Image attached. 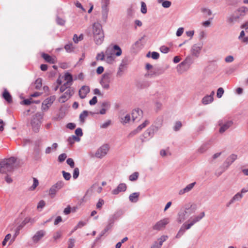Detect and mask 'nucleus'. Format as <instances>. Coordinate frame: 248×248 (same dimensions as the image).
Here are the masks:
<instances>
[{"label":"nucleus","instance_id":"nucleus-1","mask_svg":"<svg viewBox=\"0 0 248 248\" xmlns=\"http://www.w3.org/2000/svg\"><path fill=\"white\" fill-rule=\"evenodd\" d=\"M204 216L205 213L204 212H202L199 215L191 217L190 219L187 221V224L185 223L183 225L176 235V237L179 238L181 237L184 233L185 230L190 229L194 224L201 220Z\"/></svg>","mask_w":248,"mask_h":248},{"label":"nucleus","instance_id":"nucleus-2","mask_svg":"<svg viewBox=\"0 0 248 248\" xmlns=\"http://www.w3.org/2000/svg\"><path fill=\"white\" fill-rule=\"evenodd\" d=\"M16 161V158L14 157H11L1 161L0 162V173L5 174L8 172L12 171Z\"/></svg>","mask_w":248,"mask_h":248},{"label":"nucleus","instance_id":"nucleus-3","mask_svg":"<svg viewBox=\"0 0 248 248\" xmlns=\"http://www.w3.org/2000/svg\"><path fill=\"white\" fill-rule=\"evenodd\" d=\"M106 56L108 60H112L113 55L119 56L122 54V50L117 45H114L113 48H108L105 52Z\"/></svg>","mask_w":248,"mask_h":248},{"label":"nucleus","instance_id":"nucleus-4","mask_svg":"<svg viewBox=\"0 0 248 248\" xmlns=\"http://www.w3.org/2000/svg\"><path fill=\"white\" fill-rule=\"evenodd\" d=\"M63 182L62 181H58L53 185L49 189V195L51 197H54L56 193L63 186Z\"/></svg>","mask_w":248,"mask_h":248},{"label":"nucleus","instance_id":"nucleus-5","mask_svg":"<svg viewBox=\"0 0 248 248\" xmlns=\"http://www.w3.org/2000/svg\"><path fill=\"white\" fill-rule=\"evenodd\" d=\"M108 150V146L107 144L103 145L98 149L95 155L98 158H102L107 154Z\"/></svg>","mask_w":248,"mask_h":248},{"label":"nucleus","instance_id":"nucleus-6","mask_svg":"<svg viewBox=\"0 0 248 248\" xmlns=\"http://www.w3.org/2000/svg\"><path fill=\"white\" fill-rule=\"evenodd\" d=\"M110 81V74L109 73H105L102 76L100 83L104 88L108 89L109 87Z\"/></svg>","mask_w":248,"mask_h":248},{"label":"nucleus","instance_id":"nucleus-7","mask_svg":"<svg viewBox=\"0 0 248 248\" xmlns=\"http://www.w3.org/2000/svg\"><path fill=\"white\" fill-rule=\"evenodd\" d=\"M196 206L195 205H190L188 207H186L185 210V213L183 215L182 217H181V215H179V217L178 218L179 221L182 222L185 220L184 216L185 214H191L195 212L196 210Z\"/></svg>","mask_w":248,"mask_h":248},{"label":"nucleus","instance_id":"nucleus-8","mask_svg":"<svg viewBox=\"0 0 248 248\" xmlns=\"http://www.w3.org/2000/svg\"><path fill=\"white\" fill-rule=\"evenodd\" d=\"M55 100V96H51L46 99L42 103V108L44 110H46L51 106Z\"/></svg>","mask_w":248,"mask_h":248},{"label":"nucleus","instance_id":"nucleus-9","mask_svg":"<svg viewBox=\"0 0 248 248\" xmlns=\"http://www.w3.org/2000/svg\"><path fill=\"white\" fill-rule=\"evenodd\" d=\"M169 223L168 218L163 219L158 221L153 227V228L155 230L159 231L165 227V226Z\"/></svg>","mask_w":248,"mask_h":248},{"label":"nucleus","instance_id":"nucleus-10","mask_svg":"<svg viewBox=\"0 0 248 248\" xmlns=\"http://www.w3.org/2000/svg\"><path fill=\"white\" fill-rule=\"evenodd\" d=\"M73 94V91L70 89L66 91V92L59 98V102L64 103L69 99Z\"/></svg>","mask_w":248,"mask_h":248},{"label":"nucleus","instance_id":"nucleus-11","mask_svg":"<svg viewBox=\"0 0 248 248\" xmlns=\"http://www.w3.org/2000/svg\"><path fill=\"white\" fill-rule=\"evenodd\" d=\"M46 234V232L44 230H40L36 232L32 237L33 242L38 243Z\"/></svg>","mask_w":248,"mask_h":248},{"label":"nucleus","instance_id":"nucleus-12","mask_svg":"<svg viewBox=\"0 0 248 248\" xmlns=\"http://www.w3.org/2000/svg\"><path fill=\"white\" fill-rule=\"evenodd\" d=\"M90 89L88 86H83L79 89L78 93L81 99L85 98L87 94L90 92Z\"/></svg>","mask_w":248,"mask_h":248},{"label":"nucleus","instance_id":"nucleus-13","mask_svg":"<svg viewBox=\"0 0 248 248\" xmlns=\"http://www.w3.org/2000/svg\"><path fill=\"white\" fill-rule=\"evenodd\" d=\"M93 35H98L100 33H104L101 25L97 22L94 23L93 25Z\"/></svg>","mask_w":248,"mask_h":248},{"label":"nucleus","instance_id":"nucleus-14","mask_svg":"<svg viewBox=\"0 0 248 248\" xmlns=\"http://www.w3.org/2000/svg\"><path fill=\"white\" fill-rule=\"evenodd\" d=\"M149 124V122L148 120L145 121L141 124L136 129L131 132L129 134V137H132L137 133L140 132L143 128L145 127Z\"/></svg>","mask_w":248,"mask_h":248},{"label":"nucleus","instance_id":"nucleus-15","mask_svg":"<svg viewBox=\"0 0 248 248\" xmlns=\"http://www.w3.org/2000/svg\"><path fill=\"white\" fill-rule=\"evenodd\" d=\"M142 111L139 108L134 109L132 112V118L133 121L140 120L142 116Z\"/></svg>","mask_w":248,"mask_h":248},{"label":"nucleus","instance_id":"nucleus-16","mask_svg":"<svg viewBox=\"0 0 248 248\" xmlns=\"http://www.w3.org/2000/svg\"><path fill=\"white\" fill-rule=\"evenodd\" d=\"M31 124L32 126V129L34 131L37 132L39 131V127L40 126V122L36 118V116L34 117L33 119L31 120Z\"/></svg>","mask_w":248,"mask_h":248},{"label":"nucleus","instance_id":"nucleus-17","mask_svg":"<svg viewBox=\"0 0 248 248\" xmlns=\"http://www.w3.org/2000/svg\"><path fill=\"white\" fill-rule=\"evenodd\" d=\"M127 186L126 184L121 183L118 185L116 189L112 190V193L114 195L118 194L119 192H124L126 190Z\"/></svg>","mask_w":248,"mask_h":248},{"label":"nucleus","instance_id":"nucleus-18","mask_svg":"<svg viewBox=\"0 0 248 248\" xmlns=\"http://www.w3.org/2000/svg\"><path fill=\"white\" fill-rule=\"evenodd\" d=\"M240 16L237 13H234L227 19V21L230 25L233 24L235 22L238 21Z\"/></svg>","mask_w":248,"mask_h":248},{"label":"nucleus","instance_id":"nucleus-19","mask_svg":"<svg viewBox=\"0 0 248 248\" xmlns=\"http://www.w3.org/2000/svg\"><path fill=\"white\" fill-rule=\"evenodd\" d=\"M109 0H102V7L103 10L104 12V16H105V18H107L108 16V9L107 7L108 5L109 4Z\"/></svg>","mask_w":248,"mask_h":248},{"label":"nucleus","instance_id":"nucleus-20","mask_svg":"<svg viewBox=\"0 0 248 248\" xmlns=\"http://www.w3.org/2000/svg\"><path fill=\"white\" fill-rule=\"evenodd\" d=\"M42 57L47 62H49L52 64L55 63L56 62L55 58L47 54H42Z\"/></svg>","mask_w":248,"mask_h":248},{"label":"nucleus","instance_id":"nucleus-21","mask_svg":"<svg viewBox=\"0 0 248 248\" xmlns=\"http://www.w3.org/2000/svg\"><path fill=\"white\" fill-rule=\"evenodd\" d=\"M232 121H228L222 125H221V124H219V125H220L219 132L221 133H223L228 128H229L232 125Z\"/></svg>","mask_w":248,"mask_h":248},{"label":"nucleus","instance_id":"nucleus-22","mask_svg":"<svg viewBox=\"0 0 248 248\" xmlns=\"http://www.w3.org/2000/svg\"><path fill=\"white\" fill-rule=\"evenodd\" d=\"M93 37L96 44L97 45H100L104 40V33H100L98 35H93Z\"/></svg>","mask_w":248,"mask_h":248},{"label":"nucleus","instance_id":"nucleus-23","mask_svg":"<svg viewBox=\"0 0 248 248\" xmlns=\"http://www.w3.org/2000/svg\"><path fill=\"white\" fill-rule=\"evenodd\" d=\"M2 97L8 103L12 102V96L7 90L4 91L2 93Z\"/></svg>","mask_w":248,"mask_h":248},{"label":"nucleus","instance_id":"nucleus-24","mask_svg":"<svg viewBox=\"0 0 248 248\" xmlns=\"http://www.w3.org/2000/svg\"><path fill=\"white\" fill-rule=\"evenodd\" d=\"M248 11V8L247 7H242L239 8L236 11H235V13H237V14H238L240 18L241 17L245 16Z\"/></svg>","mask_w":248,"mask_h":248},{"label":"nucleus","instance_id":"nucleus-25","mask_svg":"<svg viewBox=\"0 0 248 248\" xmlns=\"http://www.w3.org/2000/svg\"><path fill=\"white\" fill-rule=\"evenodd\" d=\"M195 184H196V183L194 182V183H191V184L188 185L185 188L180 190L179 194L182 195L186 192H188V191H189L193 188V187L194 186V185H195Z\"/></svg>","mask_w":248,"mask_h":248},{"label":"nucleus","instance_id":"nucleus-26","mask_svg":"<svg viewBox=\"0 0 248 248\" xmlns=\"http://www.w3.org/2000/svg\"><path fill=\"white\" fill-rule=\"evenodd\" d=\"M64 80L66 81V84H68L70 86L72 85L73 82V77L71 74L69 73H66L64 76Z\"/></svg>","mask_w":248,"mask_h":248},{"label":"nucleus","instance_id":"nucleus-27","mask_svg":"<svg viewBox=\"0 0 248 248\" xmlns=\"http://www.w3.org/2000/svg\"><path fill=\"white\" fill-rule=\"evenodd\" d=\"M139 192L133 193L131 194L129 197V200L132 202H136L139 200Z\"/></svg>","mask_w":248,"mask_h":248},{"label":"nucleus","instance_id":"nucleus-28","mask_svg":"<svg viewBox=\"0 0 248 248\" xmlns=\"http://www.w3.org/2000/svg\"><path fill=\"white\" fill-rule=\"evenodd\" d=\"M201 46H198L197 45H194L192 48V54L196 56H198L201 52Z\"/></svg>","mask_w":248,"mask_h":248},{"label":"nucleus","instance_id":"nucleus-29","mask_svg":"<svg viewBox=\"0 0 248 248\" xmlns=\"http://www.w3.org/2000/svg\"><path fill=\"white\" fill-rule=\"evenodd\" d=\"M213 97L211 96H204L202 100V102L203 104L206 105L210 103H211L213 101Z\"/></svg>","mask_w":248,"mask_h":248},{"label":"nucleus","instance_id":"nucleus-30","mask_svg":"<svg viewBox=\"0 0 248 248\" xmlns=\"http://www.w3.org/2000/svg\"><path fill=\"white\" fill-rule=\"evenodd\" d=\"M88 112L86 110L83 111L79 116V119L82 123L85 122V120L88 116Z\"/></svg>","mask_w":248,"mask_h":248},{"label":"nucleus","instance_id":"nucleus-31","mask_svg":"<svg viewBox=\"0 0 248 248\" xmlns=\"http://www.w3.org/2000/svg\"><path fill=\"white\" fill-rule=\"evenodd\" d=\"M237 158V155L235 154H232L227 158V161L230 164H232Z\"/></svg>","mask_w":248,"mask_h":248},{"label":"nucleus","instance_id":"nucleus-32","mask_svg":"<svg viewBox=\"0 0 248 248\" xmlns=\"http://www.w3.org/2000/svg\"><path fill=\"white\" fill-rule=\"evenodd\" d=\"M83 39V35L80 34L78 37L77 34H74L73 40L75 43H78L79 41H81Z\"/></svg>","mask_w":248,"mask_h":248},{"label":"nucleus","instance_id":"nucleus-33","mask_svg":"<svg viewBox=\"0 0 248 248\" xmlns=\"http://www.w3.org/2000/svg\"><path fill=\"white\" fill-rule=\"evenodd\" d=\"M139 175V173L135 172L129 176V179L131 181H135L138 178Z\"/></svg>","mask_w":248,"mask_h":248},{"label":"nucleus","instance_id":"nucleus-34","mask_svg":"<svg viewBox=\"0 0 248 248\" xmlns=\"http://www.w3.org/2000/svg\"><path fill=\"white\" fill-rule=\"evenodd\" d=\"M12 235L11 234L9 233V234H7L5 237V238L4 239L3 241H2V246H4L6 245V243L8 241H11V240L12 239Z\"/></svg>","mask_w":248,"mask_h":248},{"label":"nucleus","instance_id":"nucleus-35","mask_svg":"<svg viewBox=\"0 0 248 248\" xmlns=\"http://www.w3.org/2000/svg\"><path fill=\"white\" fill-rule=\"evenodd\" d=\"M168 238V236L166 235H162L158 239V245H160L161 247L162 245V244L164 242H165Z\"/></svg>","mask_w":248,"mask_h":248},{"label":"nucleus","instance_id":"nucleus-36","mask_svg":"<svg viewBox=\"0 0 248 248\" xmlns=\"http://www.w3.org/2000/svg\"><path fill=\"white\" fill-rule=\"evenodd\" d=\"M243 197V195L240 193H237L236 194H235L232 199L231 201V203L233 202L234 201H238L240 200Z\"/></svg>","mask_w":248,"mask_h":248},{"label":"nucleus","instance_id":"nucleus-37","mask_svg":"<svg viewBox=\"0 0 248 248\" xmlns=\"http://www.w3.org/2000/svg\"><path fill=\"white\" fill-rule=\"evenodd\" d=\"M33 183L32 186L30 188V189L31 190H33L35 189V188L38 186V181L36 178H33Z\"/></svg>","mask_w":248,"mask_h":248},{"label":"nucleus","instance_id":"nucleus-38","mask_svg":"<svg viewBox=\"0 0 248 248\" xmlns=\"http://www.w3.org/2000/svg\"><path fill=\"white\" fill-rule=\"evenodd\" d=\"M65 50L68 52L72 51L74 48L72 44H68L65 46L64 47Z\"/></svg>","mask_w":248,"mask_h":248},{"label":"nucleus","instance_id":"nucleus-39","mask_svg":"<svg viewBox=\"0 0 248 248\" xmlns=\"http://www.w3.org/2000/svg\"><path fill=\"white\" fill-rule=\"evenodd\" d=\"M62 234V232L60 231H57L55 232L53 235V239L56 241L57 239H59Z\"/></svg>","mask_w":248,"mask_h":248},{"label":"nucleus","instance_id":"nucleus-40","mask_svg":"<svg viewBox=\"0 0 248 248\" xmlns=\"http://www.w3.org/2000/svg\"><path fill=\"white\" fill-rule=\"evenodd\" d=\"M130 116L129 114H127L124 118H121V122L123 124H126L129 122Z\"/></svg>","mask_w":248,"mask_h":248},{"label":"nucleus","instance_id":"nucleus-41","mask_svg":"<svg viewBox=\"0 0 248 248\" xmlns=\"http://www.w3.org/2000/svg\"><path fill=\"white\" fill-rule=\"evenodd\" d=\"M224 90L221 87H220L218 89L217 91V96L218 98H221L223 93H224Z\"/></svg>","mask_w":248,"mask_h":248},{"label":"nucleus","instance_id":"nucleus-42","mask_svg":"<svg viewBox=\"0 0 248 248\" xmlns=\"http://www.w3.org/2000/svg\"><path fill=\"white\" fill-rule=\"evenodd\" d=\"M147 11L146 5L145 2L142 1L141 2V12L143 14H146Z\"/></svg>","mask_w":248,"mask_h":248},{"label":"nucleus","instance_id":"nucleus-43","mask_svg":"<svg viewBox=\"0 0 248 248\" xmlns=\"http://www.w3.org/2000/svg\"><path fill=\"white\" fill-rule=\"evenodd\" d=\"M105 56H106V54H104L103 52L98 53L96 55V59L97 61H103L104 59Z\"/></svg>","mask_w":248,"mask_h":248},{"label":"nucleus","instance_id":"nucleus-44","mask_svg":"<svg viewBox=\"0 0 248 248\" xmlns=\"http://www.w3.org/2000/svg\"><path fill=\"white\" fill-rule=\"evenodd\" d=\"M75 240L74 239L70 238L68 240V247L67 248H73L75 246Z\"/></svg>","mask_w":248,"mask_h":248},{"label":"nucleus","instance_id":"nucleus-45","mask_svg":"<svg viewBox=\"0 0 248 248\" xmlns=\"http://www.w3.org/2000/svg\"><path fill=\"white\" fill-rule=\"evenodd\" d=\"M63 177L66 180H69L71 178V174L70 173L66 172L65 171H62Z\"/></svg>","mask_w":248,"mask_h":248},{"label":"nucleus","instance_id":"nucleus-46","mask_svg":"<svg viewBox=\"0 0 248 248\" xmlns=\"http://www.w3.org/2000/svg\"><path fill=\"white\" fill-rule=\"evenodd\" d=\"M104 204V200L103 199H100L98 200V202L96 204V208L97 209H101Z\"/></svg>","mask_w":248,"mask_h":248},{"label":"nucleus","instance_id":"nucleus-47","mask_svg":"<svg viewBox=\"0 0 248 248\" xmlns=\"http://www.w3.org/2000/svg\"><path fill=\"white\" fill-rule=\"evenodd\" d=\"M66 162L67 164H68L70 167L72 168H73L75 166V163L74 162V160L72 158H68L66 160Z\"/></svg>","mask_w":248,"mask_h":248},{"label":"nucleus","instance_id":"nucleus-48","mask_svg":"<svg viewBox=\"0 0 248 248\" xmlns=\"http://www.w3.org/2000/svg\"><path fill=\"white\" fill-rule=\"evenodd\" d=\"M79 169L78 168L74 169L73 177L74 179H77L79 175Z\"/></svg>","mask_w":248,"mask_h":248},{"label":"nucleus","instance_id":"nucleus-49","mask_svg":"<svg viewBox=\"0 0 248 248\" xmlns=\"http://www.w3.org/2000/svg\"><path fill=\"white\" fill-rule=\"evenodd\" d=\"M171 4V3L170 1L166 0L162 2V5L164 8H169Z\"/></svg>","mask_w":248,"mask_h":248},{"label":"nucleus","instance_id":"nucleus-50","mask_svg":"<svg viewBox=\"0 0 248 248\" xmlns=\"http://www.w3.org/2000/svg\"><path fill=\"white\" fill-rule=\"evenodd\" d=\"M202 12L207 16H209L212 14L211 11L209 9L206 8H202Z\"/></svg>","mask_w":248,"mask_h":248},{"label":"nucleus","instance_id":"nucleus-51","mask_svg":"<svg viewBox=\"0 0 248 248\" xmlns=\"http://www.w3.org/2000/svg\"><path fill=\"white\" fill-rule=\"evenodd\" d=\"M45 202L43 200H41L38 202L37 208V209H42L45 206Z\"/></svg>","mask_w":248,"mask_h":248},{"label":"nucleus","instance_id":"nucleus-52","mask_svg":"<svg viewBox=\"0 0 248 248\" xmlns=\"http://www.w3.org/2000/svg\"><path fill=\"white\" fill-rule=\"evenodd\" d=\"M160 50L161 52L164 53H167L169 51V48L166 46H162L160 47Z\"/></svg>","mask_w":248,"mask_h":248},{"label":"nucleus","instance_id":"nucleus-53","mask_svg":"<svg viewBox=\"0 0 248 248\" xmlns=\"http://www.w3.org/2000/svg\"><path fill=\"white\" fill-rule=\"evenodd\" d=\"M67 157V155L65 154H61L59 156V158H58V159H59V161L61 162L63 161Z\"/></svg>","mask_w":248,"mask_h":248},{"label":"nucleus","instance_id":"nucleus-54","mask_svg":"<svg viewBox=\"0 0 248 248\" xmlns=\"http://www.w3.org/2000/svg\"><path fill=\"white\" fill-rule=\"evenodd\" d=\"M75 134L77 136H78V137H81L83 135V133H82V129L80 128H78L76 130H75Z\"/></svg>","mask_w":248,"mask_h":248},{"label":"nucleus","instance_id":"nucleus-55","mask_svg":"<svg viewBox=\"0 0 248 248\" xmlns=\"http://www.w3.org/2000/svg\"><path fill=\"white\" fill-rule=\"evenodd\" d=\"M36 88L39 89L42 86V80L40 78L37 79L35 81Z\"/></svg>","mask_w":248,"mask_h":248},{"label":"nucleus","instance_id":"nucleus-56","mask_svg":"<svg viewBox=\"0 0 248 248\" xmlns=\"http://www.w3.org/2000/svg\"><path fill=\"white\" fill-rule=\"evenodd\" d=\"M161 125V123H160L157 127H156L155 125H152L149 128V130H150V131H152V132L153 133L155 131H156L158 129V127H160Z\"/></svg>","mask_w":248,"mask_h":248},{"label":"nucleus","instance_id":"nucleus-57","mask_svg":"<svg viewBox=\"0 0 248 248\" xmlns=\"http://www.w3.org/2000/svg\"><path fill=\"white\" fill-rule=\"evenodd\" d=\"M70 86V85L66 84V83H64L63 85L60 87V92L62 93L67 88H69Z\"/></svg>","mask_w":248,"mask_h":248},{"label":"nucleus","instance_id":"nucleus-58","mask_svg":"<svg viewBox=\"0 0 248 248\" xmlns=\"http://www.w3.org/2000/svg\"><path fill=\"white\" fill-rule=\"evenodd\" d=\"M97 102V99L96 96L93 97V98L89 101V104L91 105H95Z\"/></svg>","mask_w":248,"mask_h":248},{"label":"nucleus","instance_id":"nucleus-59","mask_svg":"<svg viewBox=\"0 0 248 248\" xmlns=\"http://www.w3.org/2000/svg\"><path fill=\"white\" fill-rule=\"evenodd\" d=\"M123 72H124V68H123V66H122L120 67L118 69V71L117 73V76L119 77L122 76L123 74Z\"/></svg>","mask_w":248,"mask_h":248},{"label":"nucleus","instance_id":"nucleus-60","mask_svg":"<svg viewBox=\"0 0 248 248\" xmlns=\"http://www.w3.org/2000/svg\"><path fill=\"white\" fill-rule=\"evenodd\" d=\"M233 57L232 56H228L226 57L225 61L226 62H231L233 61Z\"/></svg>","mask_w":248,"mask_h":248},{"label":"nucleus","instance_id":"nucleus-61","mask_svg":"<svg viewBox=\"0 0 248 248\" xmlns=\"http://www.w3.org/2000/svg\"><path fill=\"white\" fill-rule=\"evenodd\" d=\"M182 126V124L180 122H177L174 126V130L175 131L178 130Z\"/></svg>","mask_w":248,"mask_h":248},{"label":"nucleus","instance_id":"nucleus-62","mask_svg":"<svg viewBox=\"0 0 248 248\" xmlns=\"http://www.w3.org/2000/svg\"><path fill=\"white\" fill-rule=\"evenodd\" d=\"M168 154L170 155V154L168 152V150H167V151H165L164 150H161L160 152V155L163 157L166 156Z\"/></svg>","mask_w":248,"mask_h":248},{"label":"nucleus","instance_id":"nucleus-63","mask_svg":"<svg viewBox=\"0 0 248 248\" xmlns=\"http://www.w3.org/2000/svg\"><path fill=\"white\" fill-rule=\"evenodd\" d=\"M184 32V28H179L176 32V35L177 36H180Z\"/></svg>","mask_w":248,"mask_h":248},{"label":"nucleus","instance_id":"nucleus-64","mask_svg":"<svg viewBox=\"0 0 248 248\" xmlns=\"http://www.w3.org/2000/svg\"><path fill=\"white\" fill-rule=\"evenodd\" d=\"M151 57L153 59L156 60V59H158V58L159 57V54L157 52H153L152 53Z\"/></svg>","mask_w":248,"mask_h":248}]
</instances>
